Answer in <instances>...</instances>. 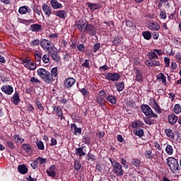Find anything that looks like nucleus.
I'll return each instance as SVG.
<instances>
[{
  "label": "nucleus",
  "mask_w": 181,
  "mask_h": 181,
  "mask_svg": "<svg viewBox=\"0 0 181 181\" xmlns=\"http://www.w3.org/2000/svg\"><path fill=\"white\" fill-rule=\"evenodd\" d=\"M116 88L119 92L122 91V90L125 88V84L124 83V82H118L117 83H116Z\"/></svg>",
  "instance_id": "f704fd0d"
},
{
  "label": "nucleus",
  "mask_w": 181,
  "mask_h": 181,
  "mask_svg": "<svg viewBox=\"0 0 181 181\" xmlns=\"http://www.w3.org/2000/svg\"><path fill=\"white\" fill-rule=\"evenodd\" d=\"M37 162H38V163H40V165H45V163H46V158H43L42 157H38L37 158Z\"/></svg>",
  "instance_id": "864d4df0"
},
{
  "label": "nucleus",
  "mask_w": 181,
  "mask_h": 181,
  "mask_svg": "<svg viewBox=\"0 0 181 181\" xmlns=\"http://www.w3.org/2000/svg\"><path fill=\"white\" fill-rule=\"evenodd\" d=\"M75 26H76L78 30L81 33H86L88 23L84 18H81L78 21L76 22Z\"/></svg>",
  "instance_id": "20e7f679"
},
{
  "label": "nucleus",
  "mask_w": 181,
  "mask_h": 181,
  "mask_svg": "<svg viewBox=\"0 0 181 181\" xmlns=\"http://www.w3.org/2000/svg\"><path fill=\"white\" fill-rule=\"evenodd\" d=\"M48 37L50 39V40H53V39H57L59 37V33H51L48 35Z\"/></svg>",
  "instance_id": "09e8293b"
},
{
  "label": "nucleus",
  "mask_w": 181,
  "mask_h": 181,
  "mask_svg": "<svg viewBox=\"0 0 181 181\" xmlns=\"http://www.w3.org/2000/svg\"><path fill=\"white\" fill-rule=\"evenodd\" d=\"M54 112L55 114H62V107L60 106H54Z\"/></svg>",
  "instance_id": "de8ad7c7"
},
{
  "label": "nucleus",
  "mask_w": 181,
  "mask_h": 181,
  "mask_svg": "<svg viewBox=\"0 0 181 181\" xmlns=\"http://www.w3.org/2000/svg\"><path fill=\"white\" fill-rule=\"evenodd\" d=\"M134 134L139 138H142L144 136V130L141 128H136L134 130Z\"/></svg>",
  "instance_id": "c756f323"
},
{
  "label": "nucleus",
  "mask_w": 181,
  "mask_h": 181,
  "mask_svg": "<svg viewBox=\"0 0 181 181\" xmlns=\"http://www.w3.org/2000/svg\"><path fill=\"white\" fill-rule=\"evenodd\" d=\"M30 82L33 84H35V83H40V81L39 79H37V78H35V77H32L30 78Z\"/></svg>",
  "instance_id": "338daca9"
},
{
  "label": "nucleus",
  "mask_w": 181,
  "mask_h": 181,
  "mask_svg": "<svg viewBox=\"0 0 181 181\" xmlns=\"http://www.w3.org/2000/svg\"><path fill=\"white\" fill-rule=\"evenodd\" d=\"M86 33L90 35V36H95L97 34V31L95 30V27L93 24H88V27L86 30Z\"/></svg>",
  "instance_id": "4468645a"
},
{
  "label": "nucleus",
  "mask_w": 181,
  "mask_h": 181,
  "mask_svg": "<svg viewBox=\"0 0 181 181\" xmlns=\"http://www.w3.org/2000/svg\"><path fill=\"white\" fill-rule=\"evenodd\" d=\"M46 173L50 177H54L56 176V165H52L49 168V169L46 170Z\"/></svg>",
  "instance_id": "ddd939ff"
},
{
  "label": "nucleus",
  "mask_w": 181,
  "mask_h": 181,
  "mask_svg": "<svg viewBox=\"0 0 181 181\" xmlns=\"http://www.w3.org/2000/svg\"><path fill=\"white\" fill-rule=\"evenodd\" d=\"M106 100L108 101V103H110V104H112V105H115V104H117V98L112 95L107 96Z\"/></svg>",
  "instance_id": "393cba45"
},
{
  "label": "nucleus",
  "mask_w": 181,
  "mask_h": 181,
  "mask_svg": "<svg viewBox=\"0 0 181 181\" xmlns=\"http://www.w3.org/2000/svg\"><path fill=\"white\" fill-rule=\"evenodd\" d=\"M51 57H52L53 60H55L56 62H60V57L57 54V52L51 55Z\"/></svg>",
  "instance_id": "e2e57ef3"
},
{
  "label": "nucleus",
  "mask_w": 181,
  "mask_h": 181,
  "mask_svg": "<svg viewBox=\"0 0 181 181\" xmlns=\"http://www.w3.org/2000/svg\"><path fill=\"white\" fill-rule=\"evenodd\" d=\"M31 46H39V45H40V40L39 39H36L33 40L30 42Z\"/></svg>",
  "instance_id": "bf43d9fd"
},
{
  "label": "nucleus",
  "mask_w": 181,
  "mask_h": 181,
  "mask_svg": "<svg viewBox=\"0 0 181 181\" xmlns=\"http://www.w3.org/2000/svg\"><path fill=\"white\" fill-rule=\"evenodd\" d=\"M30 29L32 32H42V25L37 23L33 24L30 26Z\"/></svg>",
  "instance_id": "4be33fe9"
},
{
  "label": "nucleus",
  "mask_w": 181,
  "mask_h": 181,
  "mask_svg": "<svg viewBox=\"0 0 181 181\" xmlns=\"http://www.w3.org/2000/svg\"><path fill=\"white\" fill-rule=\"evenodd\" d=\"M32 9L28 6H21L18 9V13L20 15H26V13H31Z\"/></svg>",
  "instance_id": "9d476101"
},
{
  "label": "nucleus",
  "mask_w": 181,
  "mask_h": 181,
  "mask_svg": "<svg viewBox=\"0 0 181 181\" xmlns=\"http://www.w3.org/2000/svg\"><path fill=\"white\" fill-rule=\"evenodd\" d=\"M153 146L156 149H158V151H162V146H160L158 141L153 142Z\"/></svg>",
  "instance_id": "4d7b16f0"
},
{
  "label": "nucleus",
  "mask_w": 181,
  "mask_h": 181,
  "mask_svg": "<svg viewBox=\"0 0 181 181\" xmlns=\"http://www.w3.org/2000/svg\"><path fill=\"white\" fill-rule=\"evenodd\" d=\"M105 76V78L106 80H108L109 81H118L119 79V74H111L107 73L105 74H103Z\"/></svg>",
  "instance_id": "0eeeda50"
},
{
  "label": "nucleus",
  "mask_w": 181,
  "mask_h": 181,
  "mask_svg": "<svg viewBox=\"0 0 181 181\" xmlns=\"http://www.w3.org/2000/svg\"><path fill=\"white\" fill-rule=\"evenodd\" d=\"M11 103H13L14 105H18V104L21 103V98H19V93L18 91H16L11 97Z\"/></svg>",
  "instance_id": "f3484780"
},
{
  "label": "nucleus",
  "mask_w": 181,
  "mask_h": 181,
  "mask_svg": "<svg viewBox=\"0 0 181 181\" xmlns=\"http://www.w3.org/2000/svg\"><path fill=\"white\" fill-rule=\"evenodd\" d=\"M98 97H102L104 98V97H107V93L104 90H101L98 93Z\"/></svg>",
  "instance_id": "6e6d98bb"
},
{
  "label": "nucleus",
  "mask_w": 181,
  "mask_h": 181,
  "mask_svg": "<svg viewBox=\"0 0 181 181\" xmlns=\"http://www.w3.org/2000/svg\"><path fill=\"white\" fill-rule=\"evenodd\" d=\"M135 80L138 83H142V81H144V74L142 72H141L139 69H135Z\"/></svg>",
  "instance_id": "dca6fc26"
},
{
  "label": "nucleus",
  "mask_w": 181,
  "mask_h": 181,
  "mask_svg": "<svg viewBox=\"0 0 181 181\" xmlns=\"http://www.w3.org/2000/svg\"><path fill=\"white\" fill-rule=\"evenodd\" d=\"M153 110H155L156 112H157L158 114H161L162 113V110L160 109V107L159 106V105H158V103L152 107Z\"/></svg>",
  "instance_id": "c03bdc74"
},
{
  "label": "nucleus",
  "mask_w": 181,
  "mask_h": 181,
  "mask_svg": "<svg viewBox=\"0 0 181 181\" xmlns=\"http://www.w3.org/2000/svg\"><path fill=\"white\" fill-rule=\"evenodd\" d=\"M88 8H90V9H92L93 11H95L97 9H100V6L97 4H93L91 3H88Z\"/></svg>",
  "instance_id": "e433bc0d"
},
{
  "label": "nucleus",
  "mask_w": 181,
  "mask_h": 181,
  "mask_svg": "<svg viewBox=\"0 0 181 181\" xmlns=\"http://www.w3.org/2000/svg\"><path fill=\"white\" fill-rule=\"evenodd\" d=\"M23 64L28 70H35L36 64L29 59H24Z\"/></svg>",
  "instance_id": "6e6552de"
},
{
  "label": "nucleus",
  "mask_w": 181,
  "mask_h": 181,
  "mask_svg": "<svg viewBox=\"0 0 181 181\" xmlns=\"http://www.w3.org/2000/svg\"><path fill=\"white\" fill-rule=\"evenodd\" d=\"M50 5L53 9H60L63 8V5L59 3L57 0H51Z\"/></svg>",
  "instance_id": "412c9836"
},
{
  "label": "nucleus",
  "mask_w": 181,
  "mask_h": 181,
  "mask_svg": "<svg viewBox=\"0 0 181 181\" xmlns=\"http://www.w3.org/2000/svg\"><path fill=\"white\" fill-rule=\"evenodd\" d=\"M148 104L151 105V107H153L154 105H157L158 103H156V100L151 98L148 101Z\"/></svg>",
  "instance_id": "0e129e2a"
},
{
  "label": "nucleus",
  "mask_w": 181,
  "mask_h": 181,
  "mask_svg": "<svg viewBox=\"0 0 181 181\" xmlns=\"http://www.w3.org/2000/svg\"><path fill=\"white\" fill-rule=\"evenodd\" d=\"M38 149L43 151L45 149V145L42 141H37L36 142Z\"/></svg>",
  "instance_id": "37998d69"
},
{
  "label": "nucleus",
  "mask_w": 181,
  "mask_h": 181,
  "mask_svg": "<svg viewBox=\"0 0 181 181\" xmlns=\"http://www.w3.org/2000/svg\"><path fill=\"white\" fill-rule=\"evenodd\" d=\"M47 52H48L49 54H50L51 56L57 53V51H56V48L52 46L49 47V49Z\"/></svg>",
  "instance_id": "a19ab883"
},
{
  "label": "nucleus",
  "mask_w": 181,
  "mask_h": 181,
  "mask_svg": "<svg viewBox=\"0 0 181 181\" xmlns=\"http://www.w3.org/2000/svg\"><path fill=\"white\" fill-rule=\"evenodd\" d=\"M146 117L144 118V122L148 124V125H152L153 124V119H151V117H148V115H146Z\"/></svg>",
  "instance_id": "58836bf2"
},
{
  "label": "nucleus",
  "mask_w": 181,
  "mask_h": 181,
  "mask_svg": "<svg viewBox=\"0 0 181 181\" xmlns=\"http://www.w3.org/2000/svg\"><path fill=\"white\" fill-rule=\"evenodd\" d=\"M127 105H128V107H131V108H134L135 107V102L132 100H129L127 102Z\"/></svg>",
  "instance_id": "5fc2aeb1"
},
{
  "label": "nucleus",
  "mask_w": 181,
  "mask_h": 181,
  "mask_svg": "<svg viewBox=\"0 0 181 181\" xmlns=\"http://www.w3.org/2000/svg\"><path fill=\"white\" fill-rule=\"evenodd\" d=\"M168 121L171 125H175L177 122V117L175 115H171L168 116Z\"/></svg>",
  "instance_id": "c85d7f7f"
},
{
  "label": "nucleus",
  "mask_w": 181,
  "mask_h": 181,
  "mask_svg": "<svg viewBox=\"0 0 181 181\" xmlns=\"http://www.w3.org/2000/svg\"><path fill=\"white\" fill-rule=\"evenodd\" d=\"M37 73L45 83L52 84L53 81H55L56 78L57 77V66L52 68L51 69V73L43 68L37 69Z\"/></svg>",
  "instance_id": "f257e3e1"
},
{
  "label": "nucleus",
  "mask_w": 181,
  "mask_h": 181,
  "mask_svg": "<svg viewBox=\"0 0 181 181\" xmlns=\"http://www.w3.org/2000/svg\"><path fill=\"white\" fill-rule=\"evenodd\" d=\"M126 25L129 28H135V25H134V23L129 20H126Z\"/></svg>",
  "instance_id": "69168bd1"
},
{
  "label": "nucleus",
  "mask_w": 181,
  "mask_h": 181,
  "mask_svg": "<svg viewBox=\"0 0 181 181\" xmlns=\"http://www.w3.org/2000/svg\"><path fill=\"white\" fill-rule=\"evenodd\" d=\"M146 66H148V67H158L160 66V62L156 59H149L146 62Z\"/></svg>",
  "instance_id": "1a4fd4ad"
},
{
  "label": "nucleus",
  "mask_w": 181,
  "mask_h": 181,
  "mask_svg": "<svg viewBox=\"0 0 181 181\" xmlns=\"http://www.w3.org/2000/svg\"><path fill=\"white\" fill-rule=\"evenodd\" d=\"M157 80L161 81L162 84H164V86H166V76L163 73L158 74Z\"/></svg>",
  "instance_id": "a878e982"
},
{
  "label": "nucleus",
  "mask_w": 181,
  "mask_h": 181,
  "mask_svg": "<svg viewBox=\"0 0 181 181\" xmlns=\"http://www.w3.org/2000/svg\"><path fill=\"white\" fill-rule=\"evenodd\" d=\"M132 163L136 168H138L141 165V160L138 158H134L132 160Z\"/></svg>",
  "instance_id": "a18cd8bd"
},
{
  "label": "nucleus",
  "mask_w": 181,
  "mask_h": 181,
  "mask_svg": "<svg viewBox=\"0 0 181 181\" xmlns=\"http://www.w3.org/2000/svg\"><path fill=\"white\" fill-rule=\"evenodd\" d=\"M132 128H141V127H144V123L139 120H136L132 123Z\"/></svg>",
  "instance_id": "2f4dec72"
},
{
  "label": "nucleus",
  "mask_w": 181,
  "mask_h": 181,
  "mask_svg": "<svg viewBox=\"0 0 181 181\" xmlns=\"http://www.w3.org/2000/svg\"><path fill=\"white\" fill-rule=\"evenodd\" d=\"M148 29H150V30H160V25H159V24L156 22H150L148 25Z\"/></svg>",
  "instance_id": "6ab92c4d"
},
{
  "label": "nucleus",
  "mask_w": 181,
  "mask_h": 181,
  "mask_svg": "<svg viewBox=\"0 0 181 181\" xmlns=\"http://www.w3.org/2000/svg\"><path fill=\"white\" fill-rule=\"evenodd\" d=\"M14 141L15 142H20V144H23V142H25V139L21 138V136L19 135H16L14 136Z\"/></svg>",
  "instance_id": "79ce46f5"
},
{
  "label": "nucleus",
  "mask_w": 181,
  "mask_h": 181,
  "mask_svg": "<svg viewBox=\"0 0 181 181\" xmlns=\"http://www.w3.org/2000/svg\"><path fill=\"white\" fill-rule=\"evenodd\" d=\"M173 152H175V149H173V146L170 144H168L165 147V153L167 155H169L170 156L173 155Z\"/></svg>",
  "instance_id": "bb28decb"
},
{
  "label": "nucleus",
  "mask_w": 181,
  "mask_h": 181,
  "mask_svg": "<svg viewBox=\"0 0 181 181\" xmlns=\"http://www.w3.org/2000/svg\"><path fill=\"white\" fill-rule=\"evenodd\" d=\"M175 59L177 60L178 63L181 64V53L178 52L175 54Z\"/></svg>",
  "instance_id": "774afa93"
},
{
  "label": "nucleus",
  "mask_w": 181,
  "mask_h": 181,
  "mask_svg": "<svg viewBox=\"0 0 181 181\" xmlns=\"http://www.w3.org/2000/svg\"><path fill=\"white\" fill-rule=\"evenodd\" d=\"M18 170L22 175H26L28 173V168L25 165H19L18 167Z\"/></svg>",
  "instance_id": "7c9ffc66"
},
{
  "label": "nucleus",
  "mask_w": 181,
  "mask_h": 181,
  "mask_svg": "<svg viewBox=\"0 0 181 181\" xmlns=\"http://www.w3.org/2000/svg\"><path fill=\"white\" fill-rule=\"evenodd\" d=\"M20 23H23L24 25H29V23H33V20H25V19H20Z\"/></svg>",
  "instance_id": "3c124183"
},
{
  "label": "nucleus",
  "mask_w": 181,
  "mask_h": 181,
  "mask_svg": "<svg viewBox=\"0 0 181 181\" xmlns=\"http://www.w3.org/2000/svg\"><path fill=\"white\" fill-rule=\"evenodd\" d=\"M35 104H36L38 110H40V111H43V110H44L43 105H42V103L40 101H39V100L36 99Z\"/></svg>",
  "instance_id": "49530a36"
},
{
  "label": "nucleus",
  "mask_w": 181,
  "mask_h": 181,
  "mask_svg": "<svg viewBox=\"0 0 181 181\" xmlns=\"http://www.w3.org/2000/svg\"><path fill=\"white\" fill-rule=\"evenodd\" d=\"M42 9L46 16H47V18H50V15H52V8L47 4H44L42 6Z\"/></svg>",
  "instance_id": "f8f14e48"
},
{
  "label": "nucleus",
  "mask_w": 181,
  "mask_h": 181,
  "mask_svg": "<svg viewBox=\"0 0 181 181\" xmlns=\"http://www.w3.org/2000/svg\"><path fill=\"white\" fill-rule=\"evenodd\" d=\"M55 15L61 19H66L67 18V12L63 10L56 11Z\"/></svg>",
  "instance_id": "b1692460"
},
{
  "label": "nucleus",
  "mask_w": 181,
  "mask_h": 181,
  "mask_svg": "<svg viewBox=\"0 0 181 181\" xmlns=\"http://www.w3.org/2000/svg\"><path fill=\"white\" fill-rule=\"evenodd\" d=\"M165 52L168 53V56H175V51L170 46H167L165 48Z\"/></svg>",
  "instance_id": "c9c22d12"
},
{
  "label": "nucleus",
  "mask_w": 181,
  "mask_h": 181,
  "mask_svg": "<svg viewBox=\"0 0 181 181\" xmlns=\"http://www.w3.org/2000/svg\"><path fill=\"white\" fill-rule=\"evenodd\" d=\"M40 46L45 52H47L49 49H50V47H52L50 46V42L46 39H43L42 40H41Z\"/></svg>",
  "instance_id": "2eb2a0df"
},
{
  "label": "nucleus",
  "mask_w": 181,
  "mask_h": 181,
  "mask_svg": "<svg viewBox=\"0 0 181 181\" xmlns=\"http://www.w3.org/2000/svg\"><path fill=\"white\" fill-rule=\"evenodd\" d=\"M110 163L113 168V173H115L119 177L124 175V170H122V165L114 158L110 159Z\"/></svg>",
  "instance_id": "f03ea898"
},
{
  "label": "nucleus",
  "mask_w": 181,
  "mask_h": 181,
  "mask_svg": "<svg viewBox=\"0 0 181 181\" xmlns=\"http://www.w3.org/2000/svg\"><path fill=\"white\" fill-rule=\"evenodd\" d=\"M22 148L23 149V151H25V152H27V153H32V147L30 146V145L28 144H23L22 145Z\"/></svg>",
  "instance_id": "473e14b6"
},
{
  "label": "nucleus",
  "mask_w": 181,
  "mask_h": 181,
  "mask_svg": "<svg viewBox=\"0 0 181 181\" xmlns=\"http://www.w3.org/2000/svg\"><path fill=\"white\" fill-rule=\"evenodd\" d=\"M83 142H84V144H86V145H90V144H91V141L90 140V137H88V136L83 137Z\"/></svg>",
  "instance_id": "680f3d73"
},
{
  "label": "nucleus",
  "mask_w": 181,
  "mask_h": 181,
  "mask_svg": "<svg viewBox=\"0 0 181 181\" xmlns=\"http://www.w3.org/2000/svg\"><path fill=\"white\" fill-rule=\"evenodd\" d=\"M160 19H166V18H167L166 11L160 10Z\"/></svg>",
  "instance_id": "13d9d810"
},
{
  "label": "nucleus",
  "mask_w": 181,
  "mask_h": 181,
  "mask_svg": "<svg viewBox=\"0 0 181 181\" xmlns=\"http://www.w3.org/2000/svg\"><path fill=\"white\" fill-rule=\"evenodd\" d=\"M95 101L98 104H99V105H100V107H104V105H105V100L101 96L97 95Z\"/></svg>",
  "instance_id": "cd10ccee"
},
{
  "label": "nucleus",
  "mask_w": 181,
  "mask_h": 181,
  "mask_svg": "<svg viewBox=\"0 0 181 181\" xmlns=\"http://www.w3.org/2000/svg\"><path fill=\"white\" fill-rule=\"evenodd\" d=\"M164 63H165V67H169V66H170V59H169L168 57H165Z\"/></svg>",
  "instance_id": "603ef678"
},
{
  "label": "nucleus",
  "mask_w": 181,
  "mask_h": 181,
  "mask_svg": "<svg viewBox=\"0 0 181 181\" xmlns=\"http://www.w3.org/2000/svg\"><path fill=\"white\" fill-rule=\"evenodd\" d=\"M42 59V62H44L45 64H47L49 62H50V57L49 54H44Z\"/></svg>",
  "instance_id": "8fccbe9b"
},
{
  "label": "nucleus",
  "mask_w": 181,
  "mask_h": 181,
  "mask_svg": "<svg viewBox=\"0 0 181 181\" xmlns=\"http://www.w3.org/2000/svg\"><path fill=\"white\" fill-rule=\"evenodd\" d=\"M165 54V51L163 49H153V51L148 53V59H159L158 56H163Z\"/></svg>",
  "instance_id": "39448f33"
},
{
  "label": "nucleus",
  "mask_w": 181,
  "mask_h": 181,
  "mask_svg": "<svg viewBox=\"0 0 181 181\" xmlns=\"http://www.w3.org/2000/svg\"><path fill=\"white\" fill-rule=\"evenodd\" d=\"M167 138H169V139H172L173 141L175 139V132L172 129H165L164 131Z\"/></svg>",
  "instance_id": "aec40b11"
},
{
  "label": "nucleus",
  "mask_w": 181,
  "mask_h": 181,
  "mask_svg": "<svg viewBox=\"0 0 181 181\" xmlns=\"http://www.w3.org/2000/svg\"><path fill=\"white\" fill-rule=\"evenodd\" d=\"M76 84V79L74 78H67L64 81V87L65 89L69 90Z\"/></svg>",
  "instance_id": "423d86ee"
},
{
  "label": "nucleus",
  "mask_w": 181,
  "mask_h": 181,
  "mask_svg": "<svg viewBox=\"0 0 181 181\" xmlns=\"http://www.w3.org/2000/svg\"><path fill=\"white\" fill-rule=\"evenodd\" d=\"M1 91H3L4 94H7V95H11V94L13 93V87L10 85L3 86L1 87Z\"/></svg>",
  "instance_id": "9b49d317"
},
{
  "label": "nucleus",
  "mask_w": 181,
  "mask_h": 181,
  "mask_svg": "<svg viewBox=\"0 0 181 181\" xmlns=\"http://www.w3.org/2000/svg\"><path fill=\"white\" fill-rule=\"evenodd\" d=\"M167 165L169 166L173 173H176L177 170H180L179 162H177V160L173 157H169L167 158Z\"/></svg>",
  "instance_id": "7ed1b4c3"
},
{
  "label": "nucleus",
  "mask_w": 181,
  "mask_h": 181,
  "mask_svg": "<svg viewBox=\"0 0 181 181\" xmlns=\"http://www.w3.org/2000/svg\"><path fill=\"white\" fill-rule=\"evenodd\" d=\"M173 110H174L175 114H180L181 112V107L179 104L175 105Z\"/></svg>",
  "instance_id": "ea45409f"
},
{
  "label": "nucleus",
  "mask_w": 181,
  "mask_h": 181,
  "mask_svg": "<svg viewBox=\"0 0 181 181\" xmlns=\"http://www.w3.org/2000/svg\"><path fill=\"white\" fill-rule=\"evenodd\" d=\"M141 110L143 114H153L152 109L148 105H145V104L141 105Z\"/></svg>",
  "instance_id": "a211bd4d"
},
{
  "label": "nucleus",
  "mask_w": 181,
  "mask_h": 181,
  "mask_svg": "<svg viewBox=\"0 0 181 181\" xmlns=\"http://www.w3.org/2000/svg\"><path fill=\"white\" fill-rule=\"evenodd\" d=\"M142 35L146 40H151L152 37V33H151V31H144L142 33Z\"/></svg>",
  "instance_id": "72a5a7b5"
},
{
  "label": "nucleus",
  "mask_w": 181,
  "mask_h": 181,
  "mask_svg": "<svg viewBox=\"0 0 181 181\" xmlns=\"http://www.w3.org/2000/svg\"><path fill=\"white\" fill-rule=\"evenodd\" d=\"M81 168V163L79 161H75L74 169H76V170H78Z\"/></svg>",
  "instance_id": "052dcab7"
},
{
  "label": "nucleus",
  "mask_w": 181,
  "mask_h": 181,
  "mask_svg": "<svg viewBox=\"0 0 181 181\" xmlns=\"http://www.w3.org/2000/svg\"><path fill=\"white\" fill-rule=\"evenodd\" d=\"M84 148L83 147H80V148H76V154L79 156L80 159H81V158L86 156V151H84L83 150Z\"/></svg>",
  "instance_id": "5701e85b"
},
{
  "label": "nucleus",
  "mask_w": 181,
  "mask_h": 181,
  "mask_svg": "<svg viewBox=\"0 0 181 181\" xmlns=\"http://www.w3.org/2000/svg\"><path fill=\"white\" fill-rule=\"evenodd\" d=\"M145 156L147 159H152L153 158V154H152V150L146 151Z\"/></svg>",
  "instance_id": "4c0bfd02"
}]
</instances>
